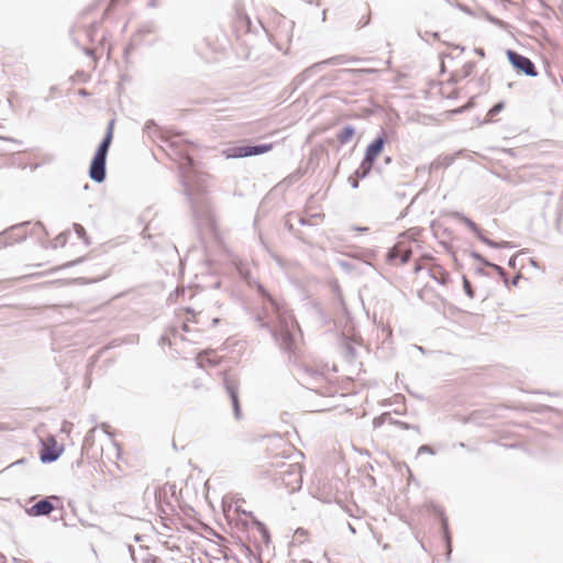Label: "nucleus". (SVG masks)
Wrapping results in <instances>:
<instances>
[{"instance_id":"nucleus-20","label":"nucleus","mask_w":563,"mask_h":563,"mask_svg":"<svg viewBox=\"0 0 563 563\" xmlns=\"http://www.w3.org/2000/svg\"><path fill=\"white\" fill-rule=\"evenodd\" d=\"M504 109V103L503 102H498L497 104H495L489 111H488V115L489 117H494L496 115L497 113H499L501 110Z\"/></svg>"},{"instance_id":"nucleus-28","label":"nucleus","mask_w":563,"mask_h":563,"mask_svg":"<svg viewBox=\"0 0 563 563\" xmlns=\"http://www.w3.org/2000/svg\"><path fill=\"white\" fill-rule=\"evenodd\" d=\"M296 533H300L301 536H305V533H306V532H305L302 529H298V530L296 531Z\"/></svg>"},{"instance_id":"nucleus-29","label":"nucleus","mask_w":563,"mask_h":563,"mask_svg":"<svg viewBox=\"0 0 563 563\" xmlns=\"http://www.w3.org/2000/svg\"><path fill=\"white\" fill-rule=\"evenodd\" d=\"M467 108H468V106H464V107H463V108H461L457 112H461L462 110L467 109Z\"/></svg>"},{"instance_id":"nucleus-14","label":"nucleus","mask_w":563,"mask_h":563,"mask_svg":"<svg viewBox=\"0 0 563 563\" xmlns=\"http://www.w3.org/2000/svg\"><path fill=\"white\" fill-rule=\"evenodd\" d=\"M20 229H22V225H14V227H11L9 230L0 233V249L11 244L12 243V241H11L12 234Z\"/></svg>"},{"instance_id":"nucleus-27","label":"nucleus","mask_w":563,"mask_h":563,"mask_svg":"<svg viewBox=\"0 0 563 563\" xmlns=\"http://www.w3.org/2000/svg\"><path fill=\"white\" fill-rule=\"evenodd\" d=\"M419 451L431 452V449L427 445H422Z\"/></svg>"},{"instance_id":"nucleus-18","label":"nucleus","mask_w":563,"mask_h":563,"mask_svg":"<svg viewBox=\"0 0 563 563\" xmlns=\"http://www.w3.org/2000/svg\"><path fill=\"white\" fill-rule=\"evenodd\" d=\"M184 321L188 323H197V314L191 309H185L184 311Z\"/></svg>"},{"instance_id":"nucleus-24","label":"nucleus","mask_w":563,"mask_h":563,"mask_svg":"<svg viewBox=\"0 0 563 563\" xmlns=\"http://www.w3.org/2000/svg\"><path fill=\"white\" fill-rule=\"evenodd\" d=\"M465 223H466V224H467V227H468V228H471L472 230H476V224H475L473 221H471V220L466 219V220H465Z\"/></svg>"},{"instance_id":"nucleus-8","label":"nucleus","mask_w":563,"mask_h":563,"mask_svg":"<svg viewBox=\"0 0 563 563\" xmlns=\"http://www.w3.org/2000/svg\"><path fill=\"white\" fill-rule=\"evenodd\" d=\"M224 387H225L227 393L230 396L234 416L236 419H239V418H241V406H240V399H239V384L234 379L225 378Z\"/></svg>"},{"instance_id":"nucleus-1","label":"nucleus","mask_w":563,"mask_h":563,"mask_svg":"<svg viewBox=\"0 0 563 563\" xmlns=\"http://www.w3.org/2000/svg\"><path fill=\"white\" fill-rule=\"evenodd\" d=\"M422 244V230L411 228L398 236L396 244L389 249L386 254V260L393 265L406 264L413 251L421 247Z\"/></svg>"},{"instance_id":"nucleus-7","label":"nucleus","mask_w":563,"mask_h":563,"mask_svg":"<svg viewBox=\"0 0 563 563\" xmlns=\"http://www.w3.org/2000/svg\"><path fill=\"white\" fill-rule=\"evenodd\" d=\"M41 461L49 463L56 461L64 452V445L58 443L55 438L47 437L42 441Z\"/></svg>"},{"instance_id":"nucleus-16","label":"nucleus","mask_w":563,"mask_h":563,"mask_svg":"<svg viewBox=\"0 0 563 563\" xmlns=\"http://www.w3.org/2000/svg\"><path fill=\"white\" fill-rule=\"evenodd\" d=\"M69 239V235L68 234H65V233H60L58 234L54 241H53V247L54 249H57V247H64L66 246V243Z\"/></svg>"},{"instance_id":"nucleus-25","label":"nucleus","mask_w":563,"mask_h":563,"mask_svg":"<svg viewBox=\"0 0 563 563\" xmlns=\"http://www.w3.org/2000/svg\"><path fill=\"white\" fill-rule=\"evenodd\" d=\"M30 515H34L35 516V511H36V508H35V505L31 506L30 508H27L26 510Z\"/></svg>"},{"instance_id":"nucleus-11","label":"nucleus","mask_w":563,"mask_h":563,"mask_svg":"<svg viewBox=\"0 0 563 563\" xmlns=\"http://www.w3.org/2000/svg\"><path fill=\"white\" fill-rule=\"evenodd\" d=\"M190 328H189V323L184 321L183 324H181V331H179L178 329H172L170 330V336L168 338H164L163 341H167L168 342V345L172 346L174 344H177V341L180 340V341H184L186 340L183 335V333H187V332H190Z\"/></svg>"},{"instance_id":"nucleus-19","label":"nucleus","mask_w":563,"mask_h":563,"mask_svg":"<svg viewBox=\"0 0 563 563\" xmlns=\"http://www.w3.org/2000/svg\"><path fill=\"white\" fill-rule=\"evenodd\" d=\"M22 228H24V223L21 224ZM23 229H20L18 231H15L12 236H11V241L12 243L13 242H19V241H22L24 238H25V234L22 233Z\"/></svg>"},{"instance_id":"nucleus-15","label":"nucleus","mask_w":563,"mask_h":563,"mask_svg":"<svg viewBox=\"0 0 563 563\" xmlns=\"http://www.w3.org/2000/svg\"><path fill=\"white\" fill-rule=\"evenodd\" d=\"M355 131L352 126H345L336 134V140L340 144L349 143L354 136Z\"/></svg>"},{"instance_id":"nucleus-3","label":"nucleus","mask_w":563,"mask_h":563,"mask_svg":"<svg viewBox=\"0 0 563 563\" xmlns=\"http://www.w3.org/2000/svg\"><path fill=\"white\" fill-rule=\"evenodd\" d=\"M114 120H111L107 133L100 143L89 167V176L92 180L101 183L106 178V158L114 135Z\"/></svg>"},{"instance_id":"nucleus-13","label":"nucleus","mask_w":563,"mask_h":563,"mask_svg":"<svg viewBox=\"0 0 563 563\" xmlns=\"http://www.w3.org/2000/svg\"><path fill=\"white\" fill-rule=\"evenodd\" d=\"M283 441L279 438H268L262 442V449L269 456H277V450L283 445Z\"/></svg>"},{"instance_id":"nucleus-21","label":"nucleus","mask_w":563,"mask_h":563,"mask_svg":"<svg viewBox=\"0 0 563 563\" xmlns=\"http://www.w3.org/2000/svg\"><path fill=\"white\" fill-rule=\"evenodd\" d=\"M463 286H464V290L467 294V296L470 298H473L474 297V291L472 289L471 283L466 278H464V280H463Z\"/></svg>"},{"instance_id":"nucleus-5","label":"nucleus","mask_w":563,"mask_h":563,"mask_svg":"<svg viewBox=\"0 0 563 563\" xmlns=\"http://www.w3.org/2000/svg\"><path fill=\"white\" fill-rule=\"evenodd\" d=\"M433 261L431 256H420L413 266V273L418 274L420 271L424 268H429L430 276L440 285H446L450 282V273L439 264H429V262Z\"/></svg>"},{"instance_id":"nucleus-2","label":"nucleus","mask_w":563,"mask_h":563,"mask_svg":"<svg viewBox=\"0 0 563 563\" xmlns=\"http://www.w3.org/2000/svg\"><path fill=\"white\" fill-rule=\"evenodd\" d=\"M272 466L279 468L274 474V482L277 486L284 487L288 493H295L302 485V467L299 463H273Z\"/></svg>"},{"instance_id":"nucleus-9","label":"nucleus","mask_w":563,"mask_h":563,"mask_svg":"<svg viewBox=\"0 0 563 563\" xmlns=\"http://www.w3.org/2000/svg\"><path fill=\"white\" fill-rule=\"evenodd\" d=\"M273 150V144H263L256 146H240L234 148L233 157H246L260 155Z\"/></svg>"},{"instance_id":"nucleus-4","label":"nucleus","mask_w":563,"mask_h":563,"mask_svg":"<svg viewBox=\"0 0 563 563\" xmlns=\"http://www.w3.org/2000/svg\"><path fill=\"white\" fill-rule=\"evenodd\" d=\"M384 144H385V139L379 136L367 146L365 156L356 170L357 177L364 178L369 174L376 158L383 152Z\"/></svg>"},{"instance_id":"nucleus-17","label":"nucleus","mask_w":563,"mask_h":563,"mask_svg":"<svg viewBox=\"0 0 563 563\" xmlns=\"http://www.w3.org/2000/svg\"><path fill=\"white\" fill-rule=\"evenodd\" d=\"M419 297L424 301H430L432 298L437 297V294L430 290L428 287H424L419 290Z\"/></svg>"},{"instance_id":"nucleus-22","label":"nucleus","mask_w":563,"mask_h":563,"mask_svg":"<svg viewBox=\"0 0 563 563\" xmlns=\"http://www.w3.org/2000/svg\"><path fill=\"white\" fill-rule=\"evenodd\" d=\"M95 430H91L86 438L85 448L92 446L95 444Z\"/></svg>"},{"instance_id":"nucleus-26","label":"nucleus","mask_w":563,"mask_h":563,"mask_svg":"<svg viewBox=\"0 0 563 563\" xmlns=\"http://www.w3.org/2000/svg\"><path fill=\"white\" fill-rule=\"evenodd\" d=\"M353 230L360 231V232H366L368 229L367 228L355 227V228H353Z\"/></svg>"},{"instance_id":"nucleus-12","label":"nucleus","mask_w":563,"mask_h":563,"mask_svg":"<svg viewBox=\"0 0 563 563\" xmlns=\"http://www.w3.org/2000/svg\"><path fill=\"white\" fill-rule=\"evenodd\" d=\"M197 361L201 367L216 366L220 363V357L212 351H206L198 355Z\"/></svg>"},{"instance_id":"nucleus-10","label":"nucleus","mask_w":563,"mask_h":563,"mask_svg":"<svg viewBox=\"0 0 563 563\" xmlns=\"http://www.w3.org/2000/svg\"><path fill=\"white\" fill-rule=\"evenodd\" d=\"M62 508V500L57 496H51L37 501V516L48 515L53 509Z\"/></svg>"},{"instance_id":"nucleus-6","label":"nucleus","mask_w":563,"mask_h":563,"mask_svg":"<svg viewBox=\"0 0 563 563\" xmlns=\"http://www.w3.org/2000/svg\"><path fill=\"white\" fill-rule=\"evenodd\" d=\"M506 55L511 66L518 73H522L530 77H536L538 75L534 64L528 57L522 56L511 49H508Z\"/></svg>"},{"instance_id":"nucleus-23","label":"nucleus","mask_w":563,"mask_h":563,"mask_svg":"<svg viewBox=\"0 0 563 563\" xmlns=\"http://www.w3.org/2000/svg\"><path fill=\"white\" fill-rule=\"evenodd\" d=\"M75 229H76V232L78 234V238H84L85 236V230H84V228L81 225L76 224Z\"/></svg>"}]
</instances>
